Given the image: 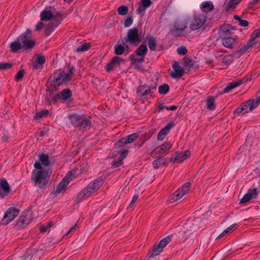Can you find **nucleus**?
<instances>
[{"label": "nucleus", "instance_id": "nucleus-1", "mask_svg": "<svg viewBox=\"0 0 260 260\" xmlns=\"http://www.w3.org/2000/svg\"><path fill=\"white\" fill-rule=\"evenodd\" d=\"M34 167L37 170L32 172V180L40 188H44L48 182V178L52 173V170L49 168H43L40 162L36 161Z\"/></svg>", "mask_w": 260, "mask_h": 260}, {"label": "nucleus", "instance_id": "nucleus-2", "mask_svg": "<svg viewBox=\"0 0 260 260\" xmlns=\"http://www.w3.org/2000/svg\"><path fill=\"white\" fill-rule=\"evenodd\" d=\"M103 180L98 178L90 182L85 188L83 189L76 196V201L80 202L96 192L102 185Z\"/></svg>", "mask_w": 260, "mask_h": 260}, {"label": "nucleus", "instance_id": "nucleus-3", "mask_svg": "<svg viewBox=\"0 0 260 260\" xmlns=\"http://www.w3.org/2000/svg\"><path fill=\"white\" fill-rule=\"evenodd\" d=\"M206 14H202L200 12H194L189 20V28L192 31H195L201 28L207 20Z\"/></svg>", "mask_w": 260, "mask_h": 260}, {"label": "nucleus", "instance_id": "nucleus-4", "mask_svg": "<svg viewBox=\"0 0 260 260\" xmlns=\"http://www.w3.org/2000/svg\"><path fill=\"white\" fill-rule=\"evenodd\" d=\"M74 70V68L72 67L67 71L59 70L56 72L54 76V80L52 81V84L59 86L60 84L68 82L70 80Z\"/></svg>", "mask_w": 260, "mask_h": 260}, {"label": "nucleus", "instance_id": "nucleus-5", "mask_svg": "<svg viewBox=\"0 0 260 260\" xmlns=\"http://www.w3.org/2000/svg\"><path fill=\"white\" fill-rule=\"evenodd\" d=\"M259 103L260 101L257 99V98L256 100L250 99L244 103L243 105H241L240 107L236 108L234 110V114H239L243 112H249L256 108L259 105Z\"/></svg>", "mask_w": 260, "mask_h": 260}, {"label": "nucleus", "instance_id": "nucleus-6", "mask_svg": "<svg viewBox=\"0 0 260 260\" xmlns=\"http://www.w3.org/2000/svg\"><path fill=\"white\" fill-rule=\"evenodd\" d=\"M75 172L71 171L69 172L62 179V180L58 184L55 188L51 192L52 196H56L61 193L65 191L66 187L71 182L73 176L75 174Z\"/></svg>", "mask_w": 260, "mask_h": 260}, {"label": "nucleus", "instance_id": "nucleus-7", "mask_svg": "<svg viewBox=\"0 0 260 260\" xmlns=\"http://www.w3.org/2000/svg\"><path fill=\"white\" fill-rule=\"evenodd\" d=\"M190 183L187 182L179 188L169 198L170 202L173 203L181 199L189 190Z\"/></svg>", "mask_w": 260, "mask_h": 260}, {"label": "nucleus", "instance_id": "nucleus-8", "mask_svg": "<svg viewBox=\"0 0 260 260\" xmlns=\"http://www.w3.org/2000/svg\"><path fill=\"white\" fill-rule=\"evenodd\" d=\"M148 49L146 45H140L135 51V54L131 55V59L134 62H143L144 58L147 52Z\"/></svg>", "mask_w": 260, "mask_h": 260}, {"label": "nucleus", "instance_id": "nucleus-9", "mask_svg": "<svg viewBox=\"0 0 260 260\" xmlns=\"http://www.w3.org/2000/svg\"><path fill=\"white\" fill-rule=\"evenodd\" d=\"M125 41L133 45H136L140 42L141 35L137 28H133L128 30Z\"/></svg>", "mask_w": 260, "mask_h": 260}, {"label": "nucleus", "instance_id": "nucleus-10", "mask_svg": "<svg viewBox=\"0 0 260 260\" xmlns=\"http://www.w3.org/2000/svg\"><path fill=\"white\" fill-rule=\"evenodd\" d=\"M31 32V30L29 29H27L24 34L18 38L22 45V48L30 49L32 48L35 46V41L29 39Z\"/></svg>", "mask_w": 260, "mask_h": 260}, {"label": "nucleus", "instance_id": "nucleus-11", "mask_svg": "<svg viewBox=\"0 0 260 260\" xmlns=\"http://www.w3.org/2000/svg\"><path fill=\"white\" fill-rule=\"evenodd\" d=\"M171 237L168 236L162 239L156 246L154 247L151 252L148 255V257L151 258L154 256L158 255L163 250L164 248L171 241Z\"/></svg>", "mask_w": 260, "mask_h": 260}, {"label": "nucleus", "instance_id": "nucleus-12", "mask_svg": "<svg viewBox=\"0 0 260 260\" xmlns=\"http://www.w3.org/2000/svg\"><path fill=\"white\" fill-rule=\"evenodd\" d=\"M259 37H260V29H256L254 30L251 36L250 39L249 40L248 44L243 48H241L239 50L236 51L235 52V55L239 57L244 54L246 51L255 43V39Z\"/></svg>", "mask_w": 260, "mask_h": 260}, {"label": "nucleus", "instance_id": "nucleus-13", "mask_svg": "<svg viewBox=\"0 0 260 260\" xmlns=\"http://www.w3.org/2000/svg\"><path fill=\"white\" fill-rule=\"evenodd\" d=\"M19 210L16 208H9L5 212L2 220L3 224H7L15 218L19 214Z\"/></svg>", "mask_w": 260, "mask_h": 260}, {"label": "nucleus", "instance_id": "nucleus-14", "mask_svg": "<svg viewBox=\"0 0 260 260\" xmlns=\"http://www.w3.org/2000/svg\"><path fill=\"white\" fill-rule=\"evenodd\" d=\"M71 118L73 124L79 126L81 128H86L91 125V122L88 119L78 115H73Z\"/></svg>", "mask_w": 260, "mask_h": 260}, {"label": "nucleus", "instance_id": "nucleus-15", "mask_svg": "<svg viewBox=\"0 0 260 260\" xmlns=\"http://www.w3.org/2000/svg\"><path fill=\"white\" fill-rule=\"evenodd\" d=\"M32 219L31 213L29 212L24 213L18 219L16 225L19 228H22L28 224Z\"/></svg>", "mask_w": 260, "mask_h": 260}, {"label": "nucleus", "instance_id": "nucleus-16", "mask_svg": "<svg viewBox=\"0 0 260 260\" xmlns=\"http://www.w3.org/2000/svg\"><path fill=\"white\" fill-rule=\"evenodd\" d=\"M138 137V134L134 133L127 137L122 138L115 144V147L116 148L123 147L125 144L134 142L137 139Z\"/></svg>", "mask_w": 260, "mask_h": 260}, {"label": "nucleus", "instance_id": "nucleus-17", "mask_svg": "<svg viewBox=\"0 0 260 260\" xmlns=\"http://www.w3.org/2000/svg\"><path fill=\"white\" fill-rule=\"evenodd\" d=\"M186 28V23L182 21H177L173 25L172 31L175 35L180 36L183 35L184 31Z\"/></svg>", "mask_w": 260, "mask_h": 260}, {"label": "nucleus", "instance_id": "nucleus-18", "mask_svg": "<svg viewBox=\"0 0 260 260\" xmlns=\"http://www.w3.org/2000/svg\"><path fill=\"white\" fill-rule=\"evenodd\" d=\"M172 68L173 71L170 73V76L173 78H180L183 76L184 74L183 69L180 66L177 61H175L173 65Z\"/></svg>", "mask_w": 260, "mask_h": 260}, {"label": "nucleus", "instance_id": "nucleus-19", "mask_svg": "<svg viewBox=\"0 0 260 260\" xmlns=\"http://www.w3.org/2000/svg\"><path fill=\"white\" fill-rule=\"evenodd\" d=\"M172 144L169 142H166L163 144L157 147L152 152V154H164L167 153L171 148Z\"/></svg>", "mask_w": 260, "mask_h": 260}, {"label": "nucleus", "instance_id": "nucleus-20", "mask_svg": "<svg viewBox=\"0 0 260 260\" xmlns=\"http://www.w3.org/2000/svg\"><path fill=\"white\" fill-rule=\"evenodd\" d=\"M10 187L6 180H0V198H4L7 196L10 191Z\"/></svg>", "mask_w": 260, "mask_h": 260}, {"label": "nucleus", "instance_id": "nucleus-21", "mask_svg": "<svg viewBox=\"0 0 260 260\" xmlns=\"http://www.w3.org/2000/svg\"><path fill=\"white\" fill-rule=\"evenodd\" d=\"M54 9L51 7H47L41 12L40 17L41 21H48L54 15Z\"/></svg>", "mask_w": 260, "mask_h": 260}, {"label": "nucleus", "instance_id": "nucleus-22", "mask_svg": "<svg viewBox=\"0 0 260 260\" xmlns=\"http://www.w3.org/2000/svg\"><path fill=\"white\" fill-rule=\"evenodd\" d=\"M257 196V190L256 188L250 189L248 191L243 197L240 200L241 203H245L251 199H255Z\"/></svg>", "mask_w": 260, "mask_h": 260}, {"label": "nucleus", "instance_id": "nucleus-23", "mask_svg": "<svg viewBox=\"0 0 260 260\" xmlns=\"http://www.w3.org/2000/svg\"><path fill=\"white\" fill-rule=\"evenodd\" d=\"M190 155V152L189 150H186L183 152H177L172 157L175 161L181 162Z\"/></svg>", "mask_w": 260, "mask_h": 260}, {"label": "nucleus", "instance_id": "nucleus-24", "mask_svg": "<svg viewBox=\"0 0 260 260\" xmlns=\"http://www.w3.org/2000/svg\"><path fill=\"white\" fill-rule=\"evenodd\" d=\"M233 30V29L230 25H224L220 28L219 36L222 39L225 38L232 34Z\"/></svg>", "mask_w": 260, "mask_h": 260}, {"label": "nucleus", "instance_id": "nucleus-25", "mask_svg": "<svg viewBox=\"0 0 260 260\" xmlns=\"http://www.w3.org/2000/svg\"><path fill=\"white\" fill-rule=\"evenodd\" d=\"M200 9L204 13L203 14H206L210 12L213 10L214 8V5L211 1H206L201 4L200 6Z\"/></svg>", "mask_w": 260, "mask_h": 260}, {"label": "nucleus", "instance_id": "nucleus-26", "mask_svg": "<svg viewBox=\"0 0 260 260\" xmlns=\"http://www.w3.org/2000/svg\"><path fill=\"white\" fill-rule=\"evenodd\" d=\"M173 126L172 123H168L166 126L160 129L157 135V139L159 141L164 140L166 136L169 134L171 128Z\"/></svg>", "mask_w": 260, "mask_h": 260}, {"label": "nucleus", "instance_id": "nucleus-27", "mask_svg": "<svg viewBox=\"0 0 260 260\" xmlns=\"http://www.w3.org/2000/svg\"><path fill=\"white\" fill-rule=\"evenodd\" d=\"M198 221H199V219L196 218L193 220V223H191L190 222H189L187 224H186L184 229H186L187 230V231L189 232V234H188V232H187L186 231H184L183 232L184 234H186L187 236L188 237H189L191 234H192L193 232L196 231L199 228V226L196 225V226H191V225L196 224Z\"/></svg>", "mask_w": 260, "mask_h": 260}, {"label": "nucleus", "instance_id": "nucleus-28", "mask_svg": "<svg viewBox=\"0 0 260 260\" xmlns=\"http://www.w3.org/2000/svg\"><path fill=\"white\" fill-rule=\"evenodd\" d=\"M45 62V56L42 54H39L37 56L36 61L32 63V67L35 69H42Z\"/></svg>", "mask_w": 260, "mask_h": 260}, {"label": "nucleus", "instance_id": "nucleus-29", "mask_svg": "<svg viewBox=\"0 0 260 260\" xmlns=\"http://www.w3.org/2000/svg\"><path fill=\"white\" fill-rule=\"evenodd\" d=\"M236 42V40L234 38L230 37H227L222 39V45L228 48H232Z\"/></svg>", "mask_w": 260, "mask_h": 260}, {"label": "nucleus", "instance_id": "nucleus-30", "mask_svg": "<svg viewBox=\"0 0 260 260\" xmlns=\"http://www.w3.org/2000/svg\"><path fill=\"white\" fill-rule=\"evenodd\" d=\"M241 84L242 82L241 81H236L230 82L227 84L226 86L224 88L223 92V93H228L232 89L240 85Z\"/></svg>", "mask_w": 260, "mask_h": 260}, {"label": "nucleus", "instance_id": "nucleus-31", "mask_svg": "<svg viewBox=\"0 0 260 260\" xmlns=\"http://www.w3.org/2000/svg\"><path fill=\"white\" fill-rule=\"evenodd\" d=\"M215 98L213 96H208L207 98L206 101V105L208 110L213 111L215 109Z\"/></svg>", "mask_w": 260, "mask_h": 260}, {"label": "nucleus", "instance_id": "nucleus-32", "mask_svg": "<svg viewBox=\"0 0 260 260\" xmlns=\"http://www.w3.org/2000/svg\"><path fill=\"white\" fill-rule=\"evenodd\" d=\"M22 48H23L22 45L18 38H17L16 41H14L10 44V49L11 51L13 52H16L18 50Z\"/></svg>", "mask_w": 260, "mask_h": 260}, {"label": "nucleus", "instance_id": "nucleus-33", "mask_svg": "<svg viewBox=\"0 0 260 260\" xmlns=\"http://www.w3.org/2000/svg\"><path fill=\"white\" fill-rule=\"evenodd\" d=\"M39 159L40 160L38 161L40 162V164H41L43 168H47L50 164L48 156L44 154H42L39 155Z\"/></svg>", "mask_w": 260, "mask_h": 260}, {"label": "nucleus", "instance_id": "nucleus-34", "mask_svg": "<svg viewBox=\"0 0 260 260\" xmlns=\"http://www.w3.org/2000/svg\"><path fill=\"white\" fill-rule=\"evenodd\" d=\"M72 95V92L69 89H63L58 95V98L63 100H66L70 98Z\"/></svg>", "mask_w": 260, "mask_h": 260}, {"label": "nucleus", "instance_id": "nucleus-35", "mask_svg": "<svg viewBox=\"0 0 260 260\" xmlns=\"http://www.w3.org/2000/svg\"><path fill=\"white\" fill-rule=\"evenodd\" d=\"M148 41V45L151 50H155L156 49V40L152 36H148L146 38Z\"/></svg>", "mask_w": 260, "mask_h": 260}, {"label": "nucleus", "instance_id": "nucleus-36", "mask_svg": "<svg viewBox=\"0 0 260 260\" xmlns=\"http://www.w3.org/2000/svg\"><path fill=\"white\" fill-rule=\"evenodd\" d=\"M127 155V150L123 151L120 152V158L118 161H114L112 162V165L114 167H118L121 165L122 160Z\"/></svg>", "mask_w": 260, "mask_h": 260}, {"label": "nucleus", "instance_id": "nucleus-37", "mask_svg": "<svg viewBox=\"0 0 260 260\" xmlns=\"http://www.w3.org/2000/svg\"><path fill=\"white\" fill-rule=\"evenodd\" d=\"M241 0H230L225 3V9L228 11L230 9L235 8L239 4Z\"/></svg>", "mask_w": 260, "mask_h": 260}, {"label": "nucleus", "instance_id": "nucleus-38", "mask_svg": "<svg viewBox=\"0 0 260 260\" xmlns=\"http://www.w3.org/2000/svg\"><path fill=\"white\" fill-rule=\"evenodd\" d=\"M149 90L147 86L142 85L139 87L137 92L141 96H145L148 94Z\"/></svg>", "mask_w": 260, "mask_h": 260}, {"label": "nucleus", "instance_id": "nucleus-39", "mask_svg": "<svg viewBox=\"0 0 260 260\" xmlns=\"http://www.w3.org/2000/svg\"><path fill=\"white\" fill-rule=\"evenodd\" d=\"M90 47V43H82L76 49L77 52H84L89 49Z\"/></svg>", "mask_w": 260, "mask_h": 260}, {"label": "nucleus", "instance_id": "nucleus-40", "mask_svg": "<svg viewBox=\"0 0 260 260\" xmlns=\"http://www.w3.org/2000/svg\"><path fill=\"white\" fill-rule=\"evenodd\" d=\"M169 86L167 84H165L159 86L158 92L160 94H166L169 91Z\"/></svg>", "mask_w": 260, "mask_h": 260}, {"label": "nucleus", "instance_id": "nucleus-41", "mask_svg": "<svg viewBox=\"0 0 260 260\" xmlns=\"http://www.w3.org/2000/svg\"><path fill=\"white\" fill-rule=\"evenodd\" d=\"M115 53L116 55H121L124 52L125 48L121 45H116L114 47Z\"/></svg>", "mask_w": 260, "mask_h": 260}, {"label": "nucleus", "instance_id": "nucleus-42", "mask_svg": "<svg viewBox=\"0 0 260 260\" xmlns=\"http://www.w3.org/2000/svg\"><path fill=\"white\" fill-rule=\"evenodd\" d=\"M164 163L163 157H159L153 161V165L155 169H158L162 164Z\"/></svg>", "mask_w": 260, "mask_h": 260}, {"label": "nucleus", "instance_id": "nucleus-43", "mask_svg": "<svg viewBox=\"0 0 260 260\" xmlns=\"http://www.w3.org/2000/svg\"><path fill=\"white\" fill-rule=\"evenodd\" d=\"M49 114V111L47 110H42L40 112H37L34 116L35 119H39L45 117Z\"/></svg>", "mask_w": 260, "mask_h": 260}, {"label": "nucleus", "instance_id": "nucleus-44", "mask_svg": "<svg viewBox=\"0 0 260 260\" xmlns=\"http://www.w3.org/2000/svg\"><path fill=\"white\" fill-rule=\"evenodd\" d=\"M234 17L235 20L238 21V23L240 26L243 27L248 26V22L247 20L240 19V18L237 15H235Z\"/></svg>", "mask_w": 260, "mask_h": 260}, {"label": "nucleus", "instance_id": "nucleus-45", "mask_svg": "<svg viewBox=\"0 0 260 260\" xmlns=\"http://www.w3.org/2000/svg\"><path fill=\"white\" fill-rule=\"evenodd\" d=\"M12 67V64L10 62H0V70H6L10 69Z\"/></svg>", "mask_w": 260, "mask_h": 260}, {"label": "nucleus", "instance_id": "nucleus-46", "mask_svg": "<svg viewBox=\"0 0 260 260\" xmlns=\"http://www.w3.org/2000/svg\"><path fill=\"white\" fill-rule=\"evenodd\" d=\"M52 225L51 222H48L46 224L42 225L40 228V232L42 233L47 232Z\"/></svg>", "mask_w": 260, "mask_h": 260}, {"label": "nucleus", "instance_id": "nucleus-47", "mask_svg": "<svg viewBox=\"0 0 260 260\" xmlns=\"http://www.w3.org/2000/svg\"><path fill=\"white\" fill-rule=\"evenodd\" d=\"M128 12V8L125 6H121L118 9V14L120 15H125Z\"/></svg>", "mask_w": 260, "mask_h": 260}, {"label": "nucleus", "instance_id": "nucleus-48", "mask_svg": "<svg viewBox=\"0 0 260 260\" xmlns=\"http://www.w3.org/2000/svg\"><path fill=\"white\" fill-rule=\"evenodd\" d=\"M147 8L145 7H143L140 3L139 4V7L136 10V12L138 14L140 15H143L145 13L146 9Z\"/></svg>", "mask_w": 260, "mask_h": 260}, {"label": "nucleus", "instance_id": "nucleus-49", "mask_svg": "<svg viewBox=\"0 0 260 260\" xmlns=\"http://www.w3.org/2000/svg\"><path fill=\"white\" fill-rule=\"evenodd\" d=\"M177 52L180 55H184L187 52V50L185 47H181L177 49Z\"/></svg>", "mask_w": 260, "mask_h": 260}, {"label": "nucleus", "instance_id": "nucleus-50", "mask_svg": "<svg viewBox=\"0 0 260 260\" xmlns=\"http://www.w3.org/2000/svg\"><path fill=\"white\" fill-rule=\"evenodd\" d=\"M112 61H113V63L115 64L116 67L119 66L121 62L123 61V60L119 57H114L112 58Z\"/></svg>", "mask_w": 260, "mask_h": 260}, {"label": "nucleus", "instance_id": "nucleus-51", "mask_svg": "<svg viewBox=\"0 0 260 260\" xmlns=\"http://www.w3.org/2000/svg\"><path fill=\"white\" fill-rule=\"evenodd\" d=\"M133 22V20L131 17H127L124 22V25L126 27H129L132 24Z\"/></svg>", "mask_w": 260, "mask_h": 260}, {"label": "nucleus", "instance_id": "nucleus-52", "mask_svg": "<svg viewBox=\"0 0 260 260\" xmlns=\"http://www.w3.org/2000/svg\"><path fill=\"white\" fill-rule=\"evenodd\" d=\"M140 4L146 8H148L151 5L150 0H141Z\"/></svg>", "mask_w": 260, "mask_h": 260}, {"label": "nucleus", "instance_id": "nucleus-53", "mask_svg": "<svg viewBox=\"0 0 260 260\" xmlns=\"http://www.w3.org/2000/svg\"><path fill=\"white\" fill-rule=\"evenodd\" d=\"M24 75V71L20 70L16 75L15 79L16 81L20 80Z\"/></svg>", "mask_w": 260, "mask_h": 260}, {"label": "nucleus", "instance_id": "nucleus-54", "mask_svg": "<svg viewBox=\"0 0 260 260\" xmlns=\"http://www.w3.org/2000/svg\"><path fill=\"white\" fill-rule=\"evenodd\" d=\"M115 67V64H114L113 61L111 60L109 63L107 64L106 69L107 71H110Z\"/></svg>", "mask_w": 260, "mask_h": 260}, {"label": "nucleus", "instance_id": "nucleus-55", "mask_svg": "<svg viewBox=\"0 0 260 260\" xmlns=\"http://www.w3.org/2000/svg\"><path fill=\"white\" fill-rule=\"evenodd\" d=\"M44 26L43 23L41 21L38 22V23L36 25L35 27L36 30H39L41 29Z\"/></svg>", "mask_w": 260, "mask_h": 260}, {"label": "nucleus", "instance_id": "nucleus-56", "mask_svg": "<svg viewBox=\"0 0 260 260\" xmlns=\"http://www.w3.org/2000/svg\"><path fill=\"white\" fill-rule=\"evenodd\" d=\"M185 64L186 66H188L189 67H190L193 66L192 61L190 59H186L185 60Z\"/></svg>", "mask_w": 260, "mask_h": 260}, {"label": "nucleus", "instance_id": "nucleus-57", "mask_svg": "<svg viewBox=\"0 0 260 260\" xmlns=\"http://www.w3.org/2000/svg\"><path fill=\"white\" fill-rule=\"evenodd\" d=\"M50 23L47 25V30L49 31L50 32L52 31L58 25V24H55L54 25H53L52 28H51V27L50 26Z\"/></svg>", "mask_w": 260, "mask_h": 260}, {"label": "nucleus", "instance_id": "nucleus-58", "mask_svg": "<svg viewBox=\"0 0 260 260\" xmlns=\"http://www.w3.org/2000/svg\"><path fill=\"white\" fill-rule=\"evenodd\" d=\"M138 195L137 194H135L133 197V199H132V201L131 203V204H129V206L132 204L133 203L135 202L138 199Z\"/></svg>", "mask_w": 260, "mask_h": 260}, {"label": "nucleus", "instance_id": "nucleus-59", "mask_svg": "<svg viewBox=\"0 0 260 260\" xmlns=\"http://www.w3.org/2000/svg\"><path fill=\"white\" fill-rule=\"evenodd\" d=\"M164 110H169V107L165 106H161L159 107V109L158 110V111L160 112Z\"/></svg>", "mask_w": 260, "mask_h": 260}, {"label": "nucleus", "instance_id": "nucleus-60", "mask_svg": "<svg viewBox=\"0 0 260 260\" xmlns=\"http://www.w3.org/2000/svg\"><path fill=\"white\" fill-rule=\"evenodd\" d=\"M236 225V223H234L230 226L229 228H226V230L228 232H230Z\"/></svg>", "mask_w": 260, "mask_h": 260}, {"label": "nucleus", "instance_id": "nucleus-61", "mask_svg": "<svg viewBox=\"0 0 260 260\" xmlns=\"http://www.w3.org/2000/svg\"><path fill=\"white\" fill-rule=\"evenodd\" d=\"M76 226V224H75L73 226H72L68 232L67 235L70 234L74 230L75 226Z\"/></svg>", "mask_w": 260, "mask_h": 260}, {"label": "nucleus", "instance_id": "nucleus-62", "mask_svg": "<svg viewBox=\"0 0 260 260\" xmlns=\"http://www.w3.org/2000/svg\"><path fill=\"white\" fill-rule=\"evenodd\" d=\"M177 108V106H172L171 107H169V110L174 111V110H176Z\"/></svg>", "mask_w": 260, "mask_h": 260}, {"label": "nucleus", "instance_id": "nucleus-63", "mask_svg": "<svg viewBox=\"0 0 260 260\" xmlns=\"http://www.w3.org/2000/svg\"><path fill=\"white\" fill-rule=\"evenodd\" d=\"M229 232L227 231L226 229H225L221 233L223 236L225 235V234H228Z\"/></svg>", "mask_w": 260, "mask_h": 260}, {"label": "nucleus", "instance_id": "nucleus-64", "mask_svg": "<svg viewBox=\"0 0 260 260\" xmlns=\"http://www.w3.org/2000/svg\"><path fill=\"white\" fill-rule=\"evenodd\" d=\"M229 232L227 231L226 229H225L221 233L223 236L225 235V234H228Z\"/></svg>", "mask_w": 260, "mask_h": 260}]
</instances>
